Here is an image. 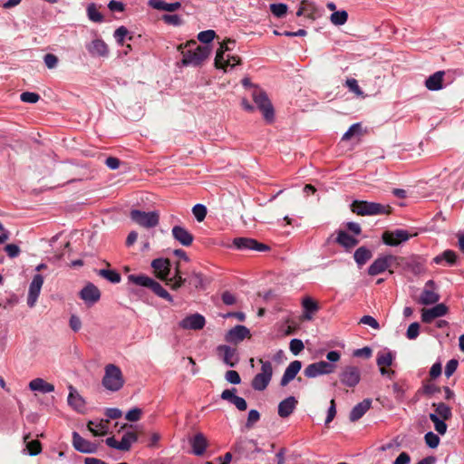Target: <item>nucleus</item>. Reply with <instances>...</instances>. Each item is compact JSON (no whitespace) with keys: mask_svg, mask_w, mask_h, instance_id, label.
I'll use <instances>...</instances> for the list:
<instances>
[{"mask_svg":"<svg viewBox=\"0 0 464 464\" xmlns=\"http://www.w3.org/2000/svg\"><path fill=\"white\" fill-rule=\"evenodd\" d=\"M178 49L182 53V63L186 66H198L210 54L208 45H198L196 41L191 40L185 44L179 45Z\"/></svg>","mask_w":464,"mask_h":464,"instance_id":"obj_1","label":"nucleus"},{"mask_svg":"<svg viewBox=\"0 0 464 464\" xmlns=\"http://www.w3.org/2000/svg\"><path fill=\"white\" fill-rule=\"evenodd\" d=\"M350 208L353 213L358 216L389 215L392 209L389 205L365 200H353Z\"/></svg>","mask_w":464,"mask_h":464,"instance_id":"obj_2","label":"nucleus"},{"mask_svg":"<svg viewBox=\"0 0 464 464\" xmlns=\"http://www.w3.org/2000/svg\"><path fill=\"white\" fill-rule=\"evenodd\" d=\"M341 354L338 351H331L326 354V358L330 362L320 361L312 364H309L304 369L305 377H316L321 374H330L333 373L335 365L333 362H335L340 360Z\"/></svg>","mask_w":464,"mask_h":464,"instance_id":"obj_3","label":"nucleus"},{"mask_svg":"<svg viewBox=\"0 0 464 464\" xmlns=\"http://www.w3.org/2000/svg\"><path fill=\"white\" fill-rule=\"evenodd\" d=\"M128 279L130 282L137 285H141L150 289L158 296L169 302H173V298L169 293L164 289L159 282L155 281L151 277H149L145 275H130Z\"/></svg>","mask_w":464,"mask_h":464,"instance_id":"obj_4","label":"nucleus"},{"mask_svg":"<svg viewBox=\"0 0 464 464\" xmlns=\"http://www.w3.org/2000/svg\"><path fill=\"white\" fill-rule=\"evenodd\" d=\"M252 98L266 122L271 123L275 120V110L266 93L257 86L252 92Z\"/></svg>","mask_w":464,"mask_h":464,"instance_id":"obj_5","label":"nucleus"},{"mask_svg":"<svg viewBox=\"0 0 464 464\" xmlns=\"http://www.w3.org/2000/svg\"><path fill=\"white\" fill-rule=\"evenodd\" d=\"M130 217L136 224L146 228L155 227L160 222V214L157 211L145 212L133 209Z\"/></svg>","mask_w":464,"mask_h":464,"instance_id":"obj_6","label":"nucleus"},{"mask_svg":"<svg viewBox=\"0 0 464 464\" xmlns=\"http://www.w3.org/2000/svg\"><path fill=\"white\" fill-rule=\"evenodd\" d=\"M417 234H414L416 236ZM413 235H411L407 230L403 229H396V230H387L382 233V242L390 246H397L401 243L409 240Z\"/></svg>","mask_w":464,"mask_h":464,"instance_id":"obj_7","label":"nucleus"},{"mask_svg":"<svg viewBox=\"0 0 464 464\" xmlns=\"http://www.w3.org/2000/svg\"><path fill=\"white\" fill-rule=\"evenodd\" d=\"M397 261V256L392 255H387L378 257L368 268V274L370 276H377L383 273Z\"/></svg>","mask_w":464,"mask_h":464,"instance_id":"obj_8","label":"nucleus"},{"mask_svg":"<svg viewBox=\"0 0 464 464\" xmlns=\"http://www.w3.org/2000/svg\"><path fill=\"white\" fill-rule=\"evenodd\" d=\"M233 245L237 249L239 250H256L259 252H265L270 249V247L263 243H259L256 239L249 237H237L233 240Z\"/></svg>","mask_w":464,"mask_h":464,"instance_id":"obj_9","label":"nucleus"},{"mask_svg":"<svg viewBox=\"0 0 464 464\" xmlns=\"http://www.w3.org/2000/svg\"><path fill=\"white\" fill-rule=\"evenodd\" d=\"M72 445L74 449L82 453L92 454L97 451V445L83 439L77 431L72 432Z\"/></svg>","mask_w":464,"mask_h":464,"instance_id":"obj_10","label":"nucleus"},{"mask_svg":"<svg viewBox=\"0 0 464 464\" xmlns=\"http://www.w3.org/2000/svg\"><path fill=\"white\" fill-rule=\"evenodd\" d=\"M394 355L392 352H381L377 354L376 362L382 375H394L395 372L389 367L392 364Z\"/></svg>","mask_w":464,"mask_h":464,"instance_id":"obj_11","label":"nucleus"},{"mask_svg":"<svg viewBox=\"0 0 464 464\" xmlns=\"http://www.w3.org/2000/svg\"><path fill=\"white\" fill-rule=\"evenodd\" d=\"M250 336L251 334L247 327L245 325H236L227 333L225 340L227 343L237 344L242 342L245 338H250Z\"/></svg>","mask_w":464,"mask_h":464,"instance_id":"obj_12","label":"nucleus"},{"mask_svg":"<svg viewBox=\"0 0 464 464\" xmlns=\"http://www.w3.org/2000/svg\"><path fill=\"white\" fill-rule=\"evenodd\" d=\"M44 284V277L42 275L37 274L34 276L28 291L27 304L34 307L40 295L41 288Z\"/></svg>","mask_w":464,"mask_h":464,"instance_id":"obj_13","label":"nucleus"},{"mask_svg":"<svg viewBox=\"0 0 464 464\" xmlns=\"http://www.w3.org/2000/svg\"><path fill=\"white\" fill-rule=\"evenodd\" d=\"M151 267L154 269L156 276L162 280L167 281L170 273V262L167 258H157L151 262Z\"/></svg>","mask_w":464,"mask_h":464,"instance_id":"obj_14","label":"nucleus"},{"mask_svg":"<svg viewBox=\"0 0 464 464\" xmlns=\"http://www.w3.org/2000/svg\"><path fill=\"white\" fill-rule=\"evenodd\" d=\"M448 313V307L444 304H438L432 308L422 309L421 320L425 324H430L435 318L441 317Z\"/></svg>","mask_w":464,"mask_h":464,"instance_id":"obj_15","label":"nucleus"},{"mask_svg":"<svg viewBox=\"0 0 464 464\" xmlns=\"http://www.w3.org/2000/svg\"><path fill=\"white\" fill-rule=\"evenodd\" d=\"M80 297L87 304H93L101 298V292L93 284H87L79 293Z\"/></svg>","mask_w":464,"mask_h":464,"instance_id":"obj_16","label":"nucleus"},{"mask_svg":"<svg viewBox=\"0 0 464 464\" xmlns=\"http://www.w3.org/2000/svg\"><path fill=\"white\" fill-rule=\"evenodd\" d=\"M205 317L199 314H194L185 317L179 322V326L183 329L200 330L205 326Z\"/></svg>","mask_w":464,"mask_h":464,"instance_id":"obj_17","label":"nucleus"},{"mask_svg":"<svg viewBox=\"0 0 464 464\" xmlns=\"http://www.w3.org/2000/svg\"><path fill=\"white\" fill-rule=\"evenodd\" d=\"M68 404L78 413L86 411L85 401L72 385L69 386Z\"/></svg>","mask_w":464,"mask_h":464,"instance_id":"obj_18","label":"nucleus"},{"mask_svg":"<svg viewBox=\"0 0 464 464\" xmlns=\"http://www.w3.org/2000/svg\"><path fill=\"white\" fill-rule=\"evenodd\" d=\"M434 282L432 280H429L426 285L425 288L422 291L420 297V303L425 305L433 304L437 303L440 300V295L434 292Z\"/></svg>","mask_w":464,"mask_h":464,"instance_id":"obj_19","label":"nucleus"},{"mask_svg":"<svg viewBox=\"0 0 464 464\" xmlns=\"http://www.w3.org/2000/svg\"><path fill=\"white\" fill-rule=\"evenodd\" d=\"M372 399H364L357 403L350 411L349 420L352 422L359 420L372 407Z\"/></svg>","mask_w":464,"mask_h":464,"instance_id":"obj_20","label":"nucleus"},{"mask_svg":"<svg viewBox=\"0 0 464 464\" xmlns=\"http://www.w3.org/2000/svg\"><path fill=\"white\" fill-rule=\"evenodd\" d=\"M171 233L173 237L184 246H189L193 243V235L183 227L174 226Z\"/></svg>","mask_w":464,"mask_h":464,"instance_id":"obj_21","label":"nucleus"},{"mask_svg":"<svg viewBox=\"0 0 464 464\" xmlns=\"http://www.w3.org/2000/svg\"><path fill=\"white\" fill-rule=\"evenodd\" d=\"M298 401L294 396H289L279 402L277 413L281 418L289 417L295 410Z\"/></svg>","mask_w":464,"mask_h":464,"instance_id":"obj_22","label":"nucleus"},{"mask_svg":"<svg viewBox=\"0 0 464 464\" xmlns=\"http://www.w3.org/2000/svg\"><path fill=\"white\" fill-rule=\"evenodd\" d=\"M218 353L223 362L229 366H234L238 361L237 350L227 345H219Z\"/></svg>","mask_w":464,"mask_h":464,"instance_id":"obj_23","label":"nucleus"},{"mask_svg":"<svg viewBox=\"0 0 464 464\" xmlns=\"http://www.w3.org/2000/svg\"><path fill=\"white\" fill-rule=\"evenodd\" d=\"M236 44V41L234 39L227 38L224 40L219 48L217 51L215 57V66L216 68H224V53L227 51H231Z\"/></svg>","mask_w":464,"mask_h":464,"instance_id":"obj_24","label":"nucleus"},{"mask_svg":"<svg viewBox=\"0 0 464 464\" xmlns=\"http://www.w3.org/2000/svg\"><path fill=\"white\" fill-rule=\"evenodd\" d=\"M108 419L93 420H89L87 423L88 430L94 435H106L109 432Z\"/></svg>","mask_w":464,"mask_h":464,"instance_id":"obj_25","label":"nucleus"},{"mask_svg":"<svg viewBox=\"0 0 464 464\" xmlns=\"http://www.w3.org/2000/svg\"><path fill=\"white\" fill-rule=\"evenodd\" d=\"M305 15L307 18L315 20L318 14V8L314 5V3L309 0H303L301 2L300 7L296 12L297 16Z\"/></svg>","mask_w":464,"mask_h":464,"instance_id":"obj_26","label":"nucleus"},{"mask_svg":"<svg viewBox=\"0 0 464 464\" xmlns=\"http://www.w3.org/2000/svg\"><path fill=\"white\" fill-rule=\"evenodd\" d=\"M192 453L196 456H202L208 447L206 437L202 433H197L190 441Z\"/></svg>","mask_w":464,"mask_h":464,"instance_id":"obj_27","label":"nucleus"},{"mask_svg":"<svg viewBox=\"0 0 464 464\" xmlns=\"http://www.w3.org/2000/svg\"><path fill=\"white\" fill-rule=\"evenodd\" d=\"M445 72L438 71L431 74L425 82V86L430 91H439L442 89V82Z\"/></svg>","mask_w":464,"mask_h":464,"instance_id":"obj_28","label":"nucleus"},{"mask_svg":"<svg viewBox=\"0 0 464 464\" xmlns=\"http://www.w3.org/2000/svg\"><path fill=\"white\" fill-rule=\"evenodd\" d=\"M302 305L304 310L302 315L303 320H312V314L319 310V305L317 302L312 299L311 297H305L302 302Z\"/></svg>","mask_w":464,"mask_h":464,"instance_id":"obj_29","label":"nucleus"},{"mask_svg":"<svg viewBox=\"0 0 464 464\" xmlns=\"http://www.w3.org/2000/svg\"><path fill=\"white\" fill-rule=\"evenodd\" d=\"M149 5L156 10H162L166 12H175L181 7V4L179 2H174L168 4L163 0H150Z\"/></svg>","mask_w":464,"mask_h":464,"instance_id":"obj_30","label":"nucleus"},{"mask_svg":"<svg viewBox=\"0 0 464 464\" xmlns=\"http://www.w3.org/2000/svg\"><path fill=\"white\" fill-rule=\"evenodd\" d=\"M87 48L92 55L107 56L109 53L107 44L102 39L93 40Z\"/></svg>","mask_w":464,"mask_h":464,"instance_id":"obj_31","label":"nucleus"},{"mask_svg":"<svg viewBox=\"0 0 464 464\" xmlns=\"http://www.w3.org/2000/svg\"><path fill=\"white\" fill-rule=\"evenodd\" d=\"M252 447H254L253 451H256V452L261 451V449H259L257 446L256 440H246V439L239 440L238 441H237L235 443V445L233 446V450L235 452L238 453L239 455H243L245 450H246L248 448L251 449Z\"/></svg>","mask_w":464,"mask_h":464,"instance_id":"obj_32","label":"nucleus"},{"mask_svg":"<svg viewBox=\"0 0 464 464\" xmlns=\"http://www.w3.org/2000/svg\"><path fill=\"white\" fill-rule=\"evenodd\" d=\"M336 242L340 246H343V247H345L347 249H350V248H353L355 246H357L358 243H359V240L356 239L355 237L350 236L345 231L340 230L338 232V235H337V237H336Z\"/></svg>","mask_w":464,"mask_h":464,"instance_id":"obj_33","label":"nucleus"},{"mask_svg":"<svg viewBox=\"0 0 464 464\" xmlns=\"http://www.w3.org/2000/svg\"><path fill=\"white\" fill-rule=\"evenodd\" d=\"M29 388L41 393H48L54 390V386L44 382V379H33L29 383Z\"/></svg>","mask_w":464,"mask_h":464,"instance_id":"obj_34","label":"nucleus"},{"mask_svg":"<svg viewBox=\"0 0 464 464\" xmlns=\"http://www.w3.org/2000/svg\"><path fill=\"white\" fill-rule=\"evenodd\" d=\"M186 281L187 279L181 276V272L179 270V263H177L175 274L172 277L168 276L166 285L170 286L172 290H178L185 284Z\"/></svg>","mask_w":464,"mask_h":464,"instance_id":"obj_35","label":"nucleus"},{"mask_svg":"<svg viewBox=\"0 0 464 464\" xmlns=\"http://www.w3.org/2000/svg\"><path fill=\"white\" fill-rule=\"evenodd\" d=\"M372 256L371 250L366 248L365 246H361L354 252V260L358 264V266L364 265L368 260H370Z\"/></svg>","mask_w":464,"mask_h":464,"instance_id":"obj_36","label":"nucleus"},{"mask_svg":"<svg viewBox=\"0 0 464 464\" xmlns=\"http://www.w3.org/2000/svg\"><path fill=\"white\" fill-rule=\"evenodd\" d=\"M138 434L135 431H126L121 440L122 451H129L131 448L132 443L138 440Z\"/></svg>","mask_w":464,"mask_h":464,"instance_id":"obj_37","label":"nucleus"},{"mask_svg":"<svg viewBox=\"0 0 464 464\" xmlns=\"http://www.w3.org/2000/svg\"><path fill=\"white\" fill-rule=\"evenodd\" d=\"M435 407V412L432 414H438V417L443 420H450L452 417L451 408L444 402L433 403Z\"/></svg>","mask_w":464,"mask_h":464,"instance_id":"obj_38","label":"nucleus"},{"mask_svg":"<svg viewBox=\"0 0 464 464\" xmlns=\"http://www.w3.org/2000/svg\"><path fill=\"white\" fill-rule=\"evenodd\" d=\"M98 276L101 277L108 280L109 282L112 284H118L121 280V276L120 273H118L115 270H110V269H100L97 271Z\"/></svg>","mask_w":464,"mask_h":464,"instance_id":"obj_39","label":"nucleus"},{"mask_svg":"<svg viewBox=\"0 0 464 464\" xmlns=\"http://www.w3.org/2000/svg\"><path fill=\"white\" fill-rule=\"evenodd\" d=\"M125 379H102V386L111 391L117 392L124 385Z\"/></svg>","mask_w":464,"mask_h":464,"instance_id":"obj_40","label":"nucleus"},{"mask_svg":"<svg viewBox=\"0 0 464 464\" xmlns=\"http://www.w3.org/2000/svg\"><path fill=\"white\" fill-rule=\"evenodd\" d=\"M429 418L434 423L435 430L439 434L444 435L446 433L447 428H448V426L445 422L447 420L440 419V417H438V414H432V413H430Z\"/></svg>","mask_w":464,"mask_h":464,"instance_id":"obj_41","label":"nucleus"},{"mask_svg":"<svg viewBox=\"0 0 464 464\" xmlns=\"http://www.w3.org/2000/svg\"><path fill=\"white\" fill-rule=\"evenodd\" d=\"M347 20L348 14L344 10L334 12L330 16V21L334 25H343Z\"/></svg>","mask_w":464,"mask_h":464,"instance_id":"obj_42","label":"nucleus"},{"mask_svg":"<svg viewBox=\"0 0 464 464\" xmlns=\"http://www.w3.org/2000/svg\"><path fill=\"white\" fill-rule=\"evenodd\" d=\"M88 18L95 23L103 22V15L98 11L95 4L92 3L87 7Z\"/></svg>","mask_w":464,"mask_h":464,"instance_id":"obj_43","label":"nucleus"},{"mask_svg":"<svg viewBox=\"0 0 464 464\" xmlns=\"http://www.w3.org/2000/svg\"><path fill=\"white\" fill-rule=\"evenodd\" d=\"M456 253L452 250H446L442 253L441 256H438L434 258L435 263L440 264L441 260H446L450 265H454L456 263Z\"/></svg>","mask_w":464,"mask_h":464,"instance_id":"obj_44","label":"nucleus"},{"mask_svg":"<svg viewBox=\"0 0 464 464\" xmlns=\"http://www.w3.org/2000/svg\"><path fill=\"white\" fill-rule=\"evenodd\" d=\"M362 134L361 123L353 124L348 130L343 135L342 140H349L353 136H361Z\"/></svg>","mask_w":464,"mask_h":464,"instance_id":"obj_45","label":"nucleus"},{"mask_svg":"<svg viewBox=\"0 0 464 464\" xmlns=\"http://www.w3.org/2000/svg\"><path fill=\"white\" fill-rule=\"evenodd\" d=\"M287 5L283 3L270 5L271 13L278 18L284 17L287 13Z\"/></svg>","mask_w":464,"mask_h":464,"instance_id":"obj_46","label":"nucleus"},{"mask_svg":"<svg viewBox=\"0 0 464 464\" xmlns=\"http://www.w3.org/2000/svg\"><path fill=\"white\" fill-rule=\"evenodd\" d=\"M302 363L300 361H294L292 362L288 367L285 369V373L283 377H295V375L299 372L301 370Z\"/></svg>","mask_w":464,"mask_h":464,"instance_id":"obj_47","label":"nucleus"},{"mask_svg":"<svg viewBox=\"0 0 464 464\" xmlns=\"http://www.w3.org/2000/svg\"><path fill=\"white\" fill-rule=\"evenodd\" d=\"M26 449L28 451V454L31 456H35L41 453L42 451V444L37 440H33L26 442Z\"/></svg>","mask_w":464,"mask_h":464,"instance_id":"obj_48","label":"nucleus"},{"mask_svg":"<svg viewBox=\"0 0 464 464\" xmlns=\"http://www.w3.org/2000/svg\"><path fill=\"white\" fill-rule=\"evenodd\" d=\"M407 389V385L405 382H393L392 384V392L395 396V398L399 401H401L404 397L405 391Z\"/></svg>","mask_w":464,"mask_h":464,"instance_id":"obj_49","label":"nucleus"},{"mask_svg":"<svg viewBox=\"0 0 464 464\" xmlns=\"http://www.w3.org/2000/svg\"><path fill=\"white\" fill-rule=\"evenodd\" d=\"M426 445L430 449H435L440 444V437L432 431H429L424 436Z\"/></svg>","mask_w":464,"mask_h":464,"instance_id":"obj_50","label":"nucleus"},{"mask_svg":"<svg viewBox=\"0 0 464 464\" xmlns=\"http://www.w3.org/2000/svg\"><path fill=\"white\" fill-rule=\"evenodd\" d=\"M192 213L198 222L205 219L207 216V208L202 204H197L192 208Z\"/></svg>","mask_w":464,"mask_h":464,"instance_id":"obj_51","label":"nucleus"},{"mask_svg":"<svg viewBox=\"0 0 464 464\" xmlns=\"http://www.w3.org/2000/svg\"><path fill=\"white\" fill-rule=\"evenodd\" d=\"M260 363L262 364L261 372L257 373L255 377H272L273 368L271 362L260 359Z\"/></svg>","mask_w":464,"mask_h":464,"instance_id":"obj_52","label":"nucleus"},{"mask_svg":"<svg viewBox=\"0 0 464 464\" xmlns=\"http://www.w3.org/2000/svg\"><path fill=\"white\" fill-rule=\"evenodd\" d=\"M216 36V33L215 31L213 30H207V31H202L200 32L198 34V39L202 43V44H209L210 42H212V40L215 38Z\"/></svg>","mask_w":464,"mask_h":464,"instance_id":"obj_53","label":"nucleus"},{"mask_svg":"<svg viewBox=\"0 0 464 464\" xmlns=\"http://www.w3.org/2000/svg\"><path fill=\"white\" fill-rule=\"evenodd\" d=\"M260 420V413L256 410H250L248 412L246 427L251 429Z\"/></svg>","mask_w":464,"mask_h":464,"instance_id":"obj_54","label":"nucleus"},{"mask_svg":"<svg viewBox=\"0 0 464 464\" xmlns=\"http://www.w3.org/2000/svg\"><path fill=\"white\" fill-rule=\"evenodd\" d=\"M20 99L24 102L35 103L40 100V95L36 92H24L21 93Z\"/></svg>","mask_w":464,"mask_h":464,"instance_id":"obj_55","label":"nucleus"},{"mask_svg":"<svg viewBox=\"0 0 464 464\" xmlns=\"http://www.w3.org/2000/svg\"><path fill=\"white\" fill-rule=\"evenodd\" d=\"M128 34H129V31L125 26L121 25L119 28H117L114 32V37L116 39V42L120 45H123L124 38L127 36Z\"/></svg>","mask_w":464,"mask_h":464,"instance_id":"obj_56","label":"nucleus"},{"mask_svg":"<svg viewBox=\"0 0 464 464\" xmlns=\"http://www.w3.org/2000/svg\"><path fill=\"white\" fill-rule=\"evenodd\" d=\"M103 377H121V371L115 364L110 363L105 367V374Z\"/></svg>","mask_w":464,"mask_h":464,"instance_id":"obj_57","label":"nucleus"},{"mask_svg":"<svg viewBox=\"0 0 464 464\" xmlns=\"http://www.w3.org/2000/svg\"><path fill=\"white\" fill-rule=\"evenodd\" d=\"M420 334V324L419 323H412L407 329L406 336L410 340L416 339Z\"/></svg>","mask_w":464,"mask_h":464,"instance_id":"obj_58","label":"nucleus"},{"mask_svg":"<svg viewBox=\"0 0 464 464\" xmlns=\"http://www.w3.org/2000/svg\"><path fill=\"white\" fill-rule=\"evenodd\" d=\"M271 379H252L251 386L256 391H264L269 384Z\"/></svg>","mask_w":464,"mask_h":464,"instance_id":"obj_59","label":"nucleus"},{"mask_svg":"<svg viewBox=\"0 0 464 464\" xmlns=\"http://www.w3.org/2000/svg\"><path fill=\"white\" fill-rule=\"evenodd\" d=\"M142 411L140 408H132L127 411L125 419L129 421H137L140 419Z\"/></svg>","mask_w":464,"mask_h":464,"instance_id":"obj_60","label":"nucleus"},{"mask_svg":"<svg viewBox=\"0 0 464 464\" xmlns=\"http://www.w3.org/2000/svg\"><path fill=\"white\" fill-rule=\"evenodd\" d=\"M189 285H193L195 288L203 286V277L199 273L193 272L188 280Z\"/></svg>","mask_w":464,"mask_h":464,"instance_id":"obj_61","label":"nucleus"},{"mask_svg":"<svg viewBox=\"0 0 464 464\" xmlns=\"http://www.w3.org/2000/svg\"><path fill=\"white\" fill-rule=\"evenodd\" d=\"M162 21L168 24L179 25L181 24V18L178 14H163Z\"/></svg>","mask_w":464,"mask_h":464,"instance_id":"obj_62","label":"nucleus"},{"mask_svg":"<svg viewBox=\"0 0 464 464\" xmlns=\"http://www.w3.org/2000/svg\"><path fill=\"white\" fill-rule=\"evenodd\" d=\"M290 351L293 353V354L297 355L300 352L304 349V343L299 339H293L290 342Z\"/></svg>","mask_w":464,"mask_h":464,"instance_id":"obj_63","label":"nucleus"},{"mask_svg":"<svg viewBox=\"0 0 464 464\" xmlns=\"http://www.w3.org/2000/svg\"><path fill=\"white\" fill-rule=\"evenodd\" d=\"M5 251L7 253L8 256L11 258H14L19 256L21 250L17 245L8 244L5 246Z\"/></svg>","mask_w":464,"mask_h":464,"instance_id":"obj_64","label":"nucleus"}]
</instances>
